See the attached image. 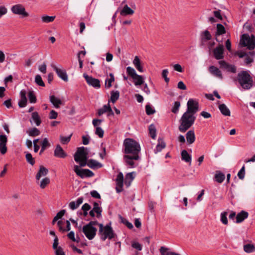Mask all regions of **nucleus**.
<instances>
[{
	"label": "nucleus",
	"instance_id": "1",
	"mask_svg": "<svg viewBox=\"0 0 255 255\" xmlns=\"http://www.w3.org/2000/svg\"><path fill=\"white\" fill-rule=\"evenodd\" d=\"M124 160L129 168H134L135 163L133 160L139 159V153L140 151V146L138 142L132 138H127L124 141Z\"/></svg>",
	"mask_w": 255,
	"mask_h": 255
},
{
	"label": "nucleus",
	"instance_id": "2",
	"mask_svg": "<svg viewBox=\"0 0 255 255\" xmlns=\"http://www.w3.org/2000/svg\"><path fill=\"white\" fill-rule=\"evenodd\" d=\"M195 120V116L184 113L179 120V130L180 132H185L193 126Z\"/></svg>",
	"mask_w": 255,
	"mask_h": 255
},
{
	"label": "nucleus",
	"instance_id": "3",
	"mask_svg": "<svg viewBox=\"0 0 255 255\" xmlns=\"http://www.w3.org/2000/svg\"><path fill=\"white\" fill-rule=\"evenodd\" d=\"M237 80L244 90H249L253 86V79L246 71H242L238 74Z\"/></svg>",
	"mask_w": 255,
	"mask_h": 255
},
{
	"label": "nucleus",
	"instance_id": "4",
	"mask_svg": "<svg viewBox=\"0 0 255 255\" xmlns=\"http://www.w3.org/2000/svg\"><path fill=\"white\" fill-rule=\"evenodd\" d=\"M99 226V234L101 235V239L104 241L106 239L110 240L113 239L115 237L114 231L110 225H107L104 227L103 225L100 224Z\"/></svg>",
	"mask_w": 255,
	"mask_h": 255
},
{
	"label": "nucleus",
	"instance_id": "5",
	"mask_svg": "<svg viewBox=\"0 0 255 255\" xmlns=\"http://www.w3.org/2000/svg\"><path fill=\"white\" fill-rule=\"evenodd\" d=\"M87 155L84 147H79L75 153L74 160L76 162H79L80 166L84 167L86 165Z\"/></svg>",
	"mask_w": 255,
	"mask_h": 255
},
{
	"label": "nucleus",
	"instance_id": "6",
	"mask_svg": "<svg viewBox=\"0 0 255 255\" xmlns=\"http://www.w3.org/2000/svg\"><path fill=\"white\" fill-rule=\"evenodd\" d=\"M240 43L243 46H247L250 50H253L255 47V39L254 36L252 35L251 38L247 34L242 35Z\"/></svg>",
	"mask_w": 255,
	"mask_h": 255
},
{
	"label": "nucleus",
	"instance_id": "7",
	"mask_svg": "<svg viewBox=\"0 0 255 255\" xmlns=\"http://www.w3.org/2000/svg\"><path fill=\"white\" fill-rule=\"evenodd\" d=\"M11 12L16 15H20L21 17H26L29 16L24 5L21 4H16L12 5L10 8Z\"/></svg>",
	"mask_w": 255,
	"mask_h": 255
},
{
	"label": "nucleus",
	"instance_id": "8",
	"mask_svg": "<svg viewBox=\"0 0 255 255\" xmlns=\"http://www.w3.org/2000/svg\"><path fill=\"white\" fill-rule=\"evenodd\" d=\"M187 111L185 113L195 116V114L199 110L198 102L193 99H190L187 103Z\"/></svg>",
	"mask_w": 255,
	"mask_h": 255
},
{
	"label": "nucleus",
	"instance_id": "9",
	"mask_svg": "<svg viewBox=\"0 0 255 255\" xmlns=\"http://www.w3.org/2000/svg\"><path fill=\"white\" fill-rule=\"evenodd\" d=\"M74 171L77 176L81 178L85 177H91L94 175V173L88 169H80L78 165H74Z\"/></svg>",
	"mask_w": 255,
	"mask_h": 255
},
{
	"label": "nucleus",
	"instance_id": "10",
	"mask_svg": "<svg viewBox=\"0 0 255 255\" xmlns=\"http://www.w3.org/2000/svg\"><path fill=\"white\" fill-rule=\"evenodd\" d=\"M97 231L96 228L91 227L89 225H86L83 227V232L89 240H91L95 238Z\"/></svg>",
	"mask_w": 255,
	"mask_h": 255
},
{
	"label": "nucleus",
	"instance_id": "11",
	"mask_svg": "<svg viewBox=\"0 0 255 255\" xmlns=\"http://www.w3.org/2000/svg\"><path fill=\"white\" fill-rule=\"evenodd\" d=\"M83 77L89 86H92L95 89H99L101 87L100 81L99 79L89 76L86 73L83 74Z\"/></svg>",
	"mask_w": 255,
	"mask_h": 255
},
{
	"label": "nucleus",
	"instance_id": "12",
	"mask_svg": "<svg viewBox=\"0 0 255 255\" xmlns=\"http://www.w3.org/2000/svg\"><path fill=\"white\" fill-rule=\"evenodd\" d=\"M220 68L226 70L227 71L235 73L236 72L237 69L235 65L228 64L224 60H221L218 62Z\"/></svg>",
	"mask_w": 255,
	"mask_h": 255
},
{
	"label": "nucleus",
	"instance_id": "13",
	"mask_svg": "<svg viewBox=\"0 0 255 255\" xmlns=\"http://www.w3.org/2000/svg\"><path fill=\"white\" fill-rule=\"evenodd\" d=\"M26 95L27 92L26 91V90L23 89L20 91V100H19L18 103V105L19 108H22L26 107L27 103Z\"/></svg>",
	"mask_w": 255,
	"mask_h": 255
},
{
	"label": "nucleus",
	"instance_id": "14",
	"mask_svg": "<svg viewBox=\"0 0 255 255\" xmlns=\"http://www.w3.org/2000/svg\"><path fill=\"white\" fill-rule=\"evenodd\" d=\"M213 54L216 59L220 60L223 59L224 58V46L222 44H220L216 47L213 51Z\"/></svg>",
	"mask_w": 255,
	"mask_h": 255
},
{
	"label": "nucleus",
	"instance_id": "15",
	"mask_svg": "<svg viewBox=\"0 0 255 255\" xmlns=\"http://www.w3.org/2000/svg\"><path fill=\"white\" fill-rule=\"evenodd\" d=\"M7 137L5 135H0V152L2 154H4L7 152Z\"/></svg>",
	"mask_w": 255,
	"mask_h": 255
},
{
	"label": "nucleus",
	"instance_id": "16",
	"mask_svg": "<svg viewBox=\"0 0 255 255\" xmlns=\"http://www.w3.org/2000/svg\"><path fill=\"white\" fill-rule=\"evenodd\" d=\"M54 155L55 157L61 158H64L67 156V154L59 144L56 145L54 151Z\"/></svg>",
	"mask_w": 255,
	"mask_h": 255
},
{
	"label": "nucleus",
	"instance_id": "17",
	"mask_svg": "<svg viewBox=\"0 0 255 255\" xmlns=\"http://www.w3.org/2000/svg\"><path fill=\"white\" fill-rule=\"evenodd\" d=\"M209 71L213 76L219 78L220 79H223V77L221 70L214 66H210L209 67Z\"/></svg>",
	"mask_w": 255,
	"mask_h": 255
},
{
	"label": "nucleus",
	"instance_id": "18",
	"mask_svg": "<svg viewBox=\"0 0 255 255\" xmlns=\"http://www.w3.org/2000/svg\"><path fill=\"white\" fill-rule=\"evenodd\" d=\"M53 69L55 71L59 77H60L64 81L67 82L68 81V76L65 70L60 69L55 66L53 67Z\"/></svg>",
	"mask_w": 255,
	"mask_h": 255
},
{
	"label": "nucleus",
	"instance_id": "19",
	"mask_svg": "<svg viewBox=\"0 0 255 255\" xmlns=\"http://www.w3.org/2000/svg\"><path fill=\"white\" fill-rule=\"evenodd\" d=\"M86 165L92 169H98L102 167V164L94 159H89L86 161Z\"/></svg>",
	"mask_w": 255,
	"mask_h": 255
},
{
	"label": "nucleus",
	"instance_id": "20",
	"mask_svg": "<svg viewBox=\"0 0 255 255\" xmlns=\"http://www.w3.org/2000/svg\"><path fill=\"white\" fill-rule=\"evenodd\" d=\"M249 213L245 211H242L239 213L236 216V223H240L243 222L245 219L248 218Z\"/></svg>",
	"mask_w": 255,
	"mask_h": 255
},
{
	"label": "nucleus",
	"instance_id": "21",
	"mask_svg": "<svg viewBox=\"0 0 255 255\" xmlns=\"http://www.w3.org/2000/svg\"><path fill=\"white\" fill-rule=\"evenodd\" d=\"M48 170L47 168L42 165L39 166V169L37 174L36 175V180H39L42 176H45L47 174Z\"/></svg>",
	"mask_w": 255,
	"mask_h": 255
},
{
	"label": "nucleus",
	"instance_id": "22",
	"mask_svg": "<svg viewBox=\"0 0 255 255\" xmlns=\"http://www.w3.org/2000/svg\"><path fill=\"white\" fill-rule=\"evenodd\" d=\"M83 197H81L78 198L76 202H71L69 204V208L72 210L77 209L79 206V205L83 203Z\"/></svg>",
	"mask_w": 255,
	"mask_h": 255
},
{
	"label": "nucleus",
	"instance_id": "23",
	"mask_svg": "<svg viewBox=\"0 0 255 255\" xmlns=\"http://www.w3.org/2000/svg\"><path fill=\"white\" fill-rule=\"evenodd\" d=\"M186 137L188 144H191L194 142L195 140V135L194 130H190L188 131L186 134Z\"/></svg>",
	"mask_w": 255,
	"mask_h": 255
},
{
	"label": "nucleus",
	"instance_id": "24",
	"mask_svg": "<svg viewBox=\"0 0 255 255\" xmlns=\"http://www.w3.org/2000/svg\"><path fill=\"white\" fill-rule=\"evenodd\" d=\"M200 38L202 41H207L212 39V35L208 30H206L201 33Z\"/></svg>",
	"mask_w": 255,
	"mask_h": 255
},
{
	"label": "nucleus",
	"instance_id": "25",
	"mask_svg": "<svg viewBox=\"0 0 255 255\" xmlns=\"http://www.w3.org/2000/svg\"><path fill=\"white\" fill-rule=\"evenodd\" d=\"M219 109L221 113L225 116H230L231 112L229 108L226 106L225 104H220L219 106Z\"/></svg>",
	"mask_w": 255,
	"mask_h": 255
},
{
	"label": "nucleus",
	"instance_id": "26",
	"mask_svg": "<svg viewBox=\"0 0 255 255\" xmlns=\"http://www.w3.org/2000/svg\"><path fill=\"white\" fill-rule=\"evenodd\" d=\"M226 33V29L225 28V27L220 23H218L217 24V30L215 33V36L217 37L218 36L222 35ZM216 40L217 41H218V39L217 37L216 38Z\"/></svg>",
	"mask_w": 255,
	"mask_h": 255
},
{
	"label": "nucleus",
	"instance_id": "27",
	"mask_svg": "<svg viewBox=\"0 0 255 255\" xmlns=\"http://www.w3.org/2000/svg\"><path fill=\"white\" fill-rule=\"evenodd\" d=\"M134 11L127 4L124 6L120 11V14L122 15H132Z\"/></svg>",
	"mask_w": 255,
	"mask_h": 255
},
{
	"label": "nucleus",
	"instance_id": "28",
	"mask_svg": "<svg viewBox=\"0 0 255 255\" xmlns=\"http://www.w3.org/2000/svg\"><path fill=\"white\" fill-rule=\"evenodd\" d=\"M49 98H50V102L56 108H58L59 107V106L62 104L61 100L60 99L56 98L54 95L50 96Z\"/></svg>",
	"mask_w": 255,
	"mask_h": 255
},
{
	"label": "nucleus",
	"instance_id": "29",
	"mask_svg": "<svg viewBox=\"0 0 255 255\" xmlns=\"http://www.w3.org/2000/svg\"><path fill=\"white\" fill-rule=\"evenodd\" d=\"M133 64L138 71L140 72H142L143 71V67L141 65L140 60L138 56H135L134 59L133 61Z\"/></svg>",
	"mask_w": 255,
	"mask_h": 255
},
{
	"label": "nucleus",
	"instance_id": "30",
	"mask_svg": "<svg viewBox=\"0 0 255 255\" xmlns=\"http://www.w3.org/2000/svg\"><path fill=\"white\" fill-rule=\"evenodd\" d=\"M181 158L182 160L185 161L186 162H189L190 164L191 163V156L188 153L186 150H183L181 151Z\"/></svg>",
	"mask_w": 255,
	"mask_h": 255
},
{
	"label": "nucleus",
	"instance_id": "31",
	"mask_svg": "<svg viewBox=\"0 0 255 255\" xmlns=\"http://www.w3.org/2000/svg\"><path fill=\"white\" fill-rule=\"evenodd\" d=\"M93 209L96 213L97 217L98 218H100L102 216V209L99 206V205L97 202H95L94 203Z\"/></svg>",
	"mask_w": 255,
	"mask_h": 255
},
{
	"label": "nucleus",
	"instance_id": "32",
	"mask_svg": "<svg viewBox=\"0 0 255 255\" xmlns=\"http://www.w3.org/2000/svg\"><path fill=\"white\" fill-rule=\"evenodd\" d=\"M117 186L119 187H123L124 185V175L122 172H119L117 175L116 179Z\"/></svg>",
	"mask_w": 255,
	"mask_h": 255
},
{
	"label": "nucleus",
	"instance_id": "33",
	"mask_svg": "<svg viewBox=\"0 0 255 255\" xmlns=\"http://www.w3.org/2000/svg\"><path fill=\"white\" fill-rule=\"evenodd\" d=\"M215 181L219 183H222L225 179V175L220 171H217L215 175Z\"/></svg>",
	"mask_w": 255,
	"mask_h": 255
},
{
	"label": "nucleus",
	"instance_id": "34",
	"mask_svg": "<svg viewBox=\"0 0 255 255\" xmlns=\"http://www.w3.org/2000/svg\"><path fill=\"white\" fill-rule=\"evenodd\" d=\"M31 118L37 126H38L41 123L40 117L37 112H34L32 113Z\"/></svg>",
	"mask_w": 255,
	"mask_h": 255
},
{
	"label": "nucleus",
	"instance_id": "35",
	"mask_svg": "<svg viewBox=\"0 0 255 255\" xmlns=\"http://www.w3.org/2000/svg\"><path fill=\"white\" fill-rule=\"evenodd\" d=\"M29 101L30 103H35L37 102L36 97L33 91L29 90L27 92Z\"/></svg>",
	"mask_w": 255,
	"mask_h": 255
},
{
	"label": "nucleus",
	"instance_id": "36",
	"mask_svg": "<svg viewBox=\"0 0 255 255\" xmlns=\"http://www.w3.org/2000/svg\"><path fill=\"white\" fill-rule=\"evenodd\" d=\"M110 78L105 80V87L106 88H110L112 87V83L115 81V77L113 73H110Z\"/></svg>",
	"mask_w": 255,
	"mask_h": 255
},
{
	"label": "nucleus",
	"instance_id": "37",
	"mask_svg": "<svg viewBox=\"0 0 255 255\" xmlns=\"http://www.w3.org/2000/svg\"><path fill=\"white\" fill-rule=\"evenodd\" d=\"M133 80V83L135 86H140L144 83V80L142 77L140 75H137L132 78Z\"/></svg>",
	"mask_w": 255,
	"mask_h": 255
},
{
	"label": "nucleus",
	"instance_id": "38",
	"mask_svg": "<svg viewBox=\"0 0 255 255\" xmlns=\"http://www.w3.org/2000/svg\"><path fill=\"white\" fill-rule=\"evenodd\" d=\"M120 92L118 91H112L111 92V101L115 103L119 98Z\"/></svg>",
	"mask_w": 255,
	"mask_h": 255
},
{
	"label": "nucleus",
	"instance_id": "39",
	"mask_svg": "<svg viewBox=\"0 0 255 255\" xmlns=\"http://www.w3.org/2000/svg\"><path fill=\"white\" fill-rule=\"evenodd\" d=\"M244 250L247 253L255 252V246L253 244H248L244 246Z\"/></svg>",
	"mask_w": 255,
	"mask_h": 255
},
{
	"label": "nucleus",
	"instance_id": "40",
	"mask_svg": "<svg viewBox=\"0 0 255 255\" xmlns=\"http://www.w3.org/2000/svg\"><path fill=\"white\" fill-rule=\"evenodd\" d=\"M62 224V222L61 221H59L57 222V225L59 228L60 231H62L63 232H67L70 230V223L69 221L67 220L66 221V229H63L61 225Z\"/></svg>",
	"mask_w": 255,
	"mask_h": 255
},
{
	"label": "nucleus",
	"instance_id": "41",
	"mask_svg": "<svg viewBox=\"0 0 255 255\" xmlns=\"http://www.w3.org/2000/svg\"><path fill=\"white\" fill-rule=\"evenodd\" d=\"M148 129L151 137L153 139H155L156 136V130L154 125L153 124L150 125L149 126Z\"/></svg>",
	"mask_w": 255,
	"mask_h": 255
},
{
	"label": "nucleus",
	"instance_id": "42",
	"mask_svg": "<svg viewBox=\"0 0 255 255\" xmlns=\"http://www.w3.org/2000/svg\"><path fill=\"white\" fill-rule=\"evenodd\" d=\"M66 212L65 210H62L57 213L56 215L54 217L52 224L54 225L55 222L59 219L62 218Z\"/></svg>",
	"mask_w": 255,
	"mask_h": 255
},
{
	"label": "nucleus",
	"instance_id": "43",
	"mask_svg": "<svg viewBox=\"0 0 255 255\" xmlns=\"http://www.w3.org/2000/svg\"><path fill=\"white\" fill-rule=\"evenodd\" d=\"M126 70L128 75L129 76H130L132 79L134 77L136 76L137 75H138L136 74L135 70L132 67L128 66L127 67Z\"/></svg>",
	"mask_w": 255,
	"mask_h": 255
},
{
	"label": "nucleus",
	"instance_id": "44",
	"mask_svg": "<svg viewBox=\"0 0 255 255\" xmlns=\"http://www.w3.org/2000/svg\"><path fill=\"white\" fill-rule=\"evenodd\" d=\"M132 174L133 172L128 173L126 176L125 183L127 185V186H129L130 185V182L133 180L134 178Z\"/></svg>",
	"mask_w": 255,
	"mask_h": 255
},
{
	"label": "nucleus",
	"instance_id": "45",
	"mask_svg": "<svg viewBox=\"0 0 255 255\" xmlns=\"http://www.w3.org/2000/svg\"><path fill=\"white\" fill-rule=\"evenodd\" d=\"M165 146H166V144L164 141L158 140V143L156 145V148L155 149V152L156 153V152L161 151L162 149H163L165 147Z\"/></svg>",
	"mask_w": 255,
	"mask_h": 255
},
{
	"label": "nucleus",
	"instance_id": "46",
	"mask_svg": "<svg viewBox=\"0 0 255 255\" xmlns=\"http://www.w3.org/2000/svg\"><path fill=\"white\" fill-rule=\"evenodd\" d=\"M27 132L28 133V135L30 136H38L40 133V131L36 128H33L29 129V130Z\"/></svg>",
	"mask_w": 255,
	"mask_h": 255
},
{
	"label": "nucleus",
	"instance_id": "47",
	"mask_svg": "<svg viewBox=\"0 0 255 255\" xmlns=\"http://www.w3.org/2000/svg\"><path fill=\"white\" fill-rule=\"evenodd\" d=\"M55 18V16L43 15L41 19L43 22L49 23L52 22Z\"/></svg>",
	"mask_w": 255,
	"mask_h": 255
},
{
	"label": "nucleus",
	"instance_id": "48",
	"mask_svg": "<svg viewBox=\"0 0 255 255\" xmlns=\"http://www.w3.org/2000/svg\"><path fill=\"white\" fill-rule=\"evenodd\" d=\"M49 183L50 179L48 177H45L41 181L40 187L42 189H44Z\"/></svg>",
	"mask_w": 255,
	"mask_h": 255
},
{
	"label": "nucleus",
	"instance_id": "49",
	"mask_svg": "<svg viewBox=\"0 0 255 255\" xmlns=\"http://www.w3.org/2000/svg\"><path fill=\"white\" fill-rule=\"evenodd\" d=\"M109 106H110V104L109 103L108 104L104 105L102 108L99 109L98 111V116H100L102 115H103V114L107 112L108 108H109Z\"/></svg>",
	"mask_w": 255,
	"mask_h": 255
},
{
	"label": "nucleus",
	"instance_id": "50",
	"mask_svg": "<svg viewBox=\"0 0 255 255\" xmlns=\"http://www.w3.org/2000/svg\"><path fill=\"white\" fill-rule=\"evenodd\" d=\"M35 82L39 86L44 87L45 84L43 81L42 78L40 75H37L35 77Z\"/></svg>",
	"mask_w": 255,
	"mask_h": 255
},
{
	"label": "nucleus",
	"instance_id": "51",
	"mask_svg": "<svg viewBox=\"0 0 255 255\" xmlns=\"http://www.w3.org/2000/svg\"><path fill=\"white\" fill-rule=\"evenodd\" d=\"M227 215L228 213L227 212H224L221 214V221L224 225H227L228 224Z\"/></svg>",
	"mask_w": 255,
	"mask_h": 255
},
{
	"label": "nucleus",
	"instance_id": "52",
	"mask_svg": "<svg viewBox=\"0 0 255 255\" xmlns=\"http://www.w3.org/2000/svg\"><path fill=\"white\" fill-rule=\"evenodd\" d=\"M72 134L68 136H63L62 135L60 136V140L61 143L63 144H67L71 139Z\"/></svg>",
	"mask_w": 255,
	"mask_h": 255
},
{
	"label": "nucleus",
	"instance_id": "53",
	"mask_svg": "<svg viewBox=\"0 0 255 255\" xmlns=\"http://www.w3.org/2000/svg\"><path fill=\"white\" fill-rule=\"evenodd\" d=\"M25 158L27 162H28L31 165H33L35 163V160L31 153H27L25 155Z\"/></svg>",
	"mask_w": 255,
	"mask_h": 255
},
{
	"label": "nucleus",
	"instance_id": "54",
	"mask_svg": "<svg viewBox=\"0 0 255 255\" xmlns=\"http://www.w3.org/2000/svg\"><path fill=\"white\" fill-rule=\"evenodd\" d=\"M180 107V102L179 101H176L174 103V105L172 108L171 112L174 114H176L179 111V109Z\"/></svg>",
	"mask_w": 255,
	"mask_h": 255
},
{
	"label": "nucleus",
	"instance_id": "55",
	"mask_svg": "<svg viewBox=\"0 0 255 255\" xmlns=\"http://www.w3.org/2000/svg\"><path fill=\"white\" fill-rule=\"evenodd\" d=\"M104 130L101 127H97L96 128L95 134L100 138H102L104 136Z\"/></svg>",
	"mask_w": 255,
	"mask_h": 255
},
{
	"label": "nucleus",
	"instance_id": "56",
	"mask_svg": "<svg viewBox=\"0 0 255 255\" xmlns=\"http://www.w3.org/2000/svg\"><path fill=\"white\" fill-rule=\"evenodd\" d=\"M145 111L147 115H151L155 113V110L153 109L149 105H146Z\"/></svg>",
	"mask_w": 255,
	"mask_h": 255
},
{
	"label": "nucleus",
	"instance_id": "57",
	"mask_svg": "<svg viewBox=\"0 0 255 255\" xmlns=\"http://www.w3.org/2000/svg\"><path fill=\"white\" fill-rule=\"evenodd\" d=\"M245 175V166L244 165L238 173V176L240 179L243 180Z\"/></svg>",
	"mask_w": 255,
	"mask_h": 255
},
{
	"label": "nucleus",
	"instance_id": "58",
	"mask_svg": "<svg viewBox=\"0 0 255 255\" xmlns=\"http://www.w3.org/2000/svg\"><path fill=\"white\" fill-rule=\"evenodd\" d=\"M120 218L121 219L122 222L126 225V226L129 229H131L133 228L132 224L129 222L128 220L123 218L122 216H120Z\"/></svg>",
	"mask_w": 255,
	"mask_h": 255
},
{
	"label": "nucleus",
	"instance_id": "59",
	"mask_svg": "<svg viewBox=\"0 0 255 255\" xmlns=\"http://www.w3.org/2000/svg\"><path fill=\"white\" fill-rule=\"evenodd\" d=\"M168 71L167 69H164L162 72V77L164 79L166 83H168L169 82V78L167 77Z\"/></svg>",
	"mask_w": 255,
	"mask_h": 255
},
{
	"label": "nucleus",
	"instance_id": "60",
	"mask_svg": "<svg viewBox=\"0 0 255 255\" xmlns=\"http://www.w3.org/2000/svg\"><path fill=\"white\" fill-rule=\"evenodd\" d=\"M50 146V144L49 143L48 139L47 138H44L41 142V146L46 149Z\"/></svg>",
	"mask_w": 255,
	"mask_h": 255
},
{
	"label": "nucleus",
	"instance_id": "61",
	"mask_svg": "<svg viewBox=\"0 0 255 255\" xmlns=\"http://www.w3.org/2000/svg\"><path fill=\"white\" fill-rule=\"evenodd\" d=\"M102 122H103L102 120L95 119L93 120L92 124H93L94 127H96V128L97 127H98V126L99 125H100L102 123Z\"/></svg>",
	"mask_w": 255,
	"mask_h": 255
},
{
	"label": "nucleus",
	"instance_id": "62",
	"mask_svg": "<svg viewBox=\"0 0 255 255\" xmlns=\"http://www.w3.org/2000/svg\"><path fill=\"white\" fill-rule=\"evenodd\" d=\"M58 114L54 110H51L49 114L50 119H56L57 118Z\"/></svg>",
	"mask_w": 255,
	"mask_h": 255
},
{
	"label": "nucleus",
	"instance_id": "63",
	"mask_svg": "<svg viewBox=\"0 0 255 255\" xmlns=\"http://www.w3.org/2000/svg\"><path fill=\"white\" fill-rule=\"evenodd\" d=\"M91 195L92 197L96 199H100L101 196L99 193L96 190H93L90 192Z\"/></svg>",
	"mask_w": 255,
	"mask_h": 255
},
{
	"label": "nucleus",
	"instance_id": "64",
	"mask_svg": "<svg viewBox=\"0 0 255 255\" xmlns=\"http://www.w3.org/2000/svg\"><path fill=\"white\" fill-rule=\"evenodd\" d=\"M55 255H65L63 249L60 246L55 251Z\"/></svg>",
	"mask_w": 255,
	"mask_h": 255
}]
</instances>
